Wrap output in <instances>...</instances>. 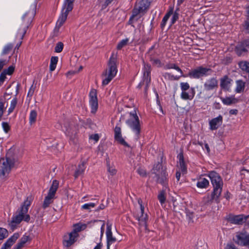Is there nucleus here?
Returning a JSON list of instances; mask_svg holds the SVG:
<instances>
[{"instance_id": "338daca9", "label": "nucleus", "mask_w": 249, "mask_h": 249, "mask_svg": "<svg viewBox=\"0 0 249 249\" xmlns=\"http://www.w3.org/2000/svg\"><path fill=\"white\" fill-rule=\"evenodd\" d=\"M35 90V87H34L33 86V85H32L29 90V91L27 94V96L28 97H29V96L32 97L33 96V95L34 94Z\"/></svg>"}, {"instance_id": "9d476101", "label": "nucleus", "mask_w": 249, "mask_h": 249, "mask_svg": "<svg viewBox=\"0 0 249 249\" xmlns=\"http://www.w3.org/2000/svg\"><path fill=\"white\" fill-rule=\"evenodd\" d=\"M138 202L140 206V213L138 214L137 219L139 221V224L140 226H144L145 230L147 229V221L148 220V215L146 213L144 214V207L142 205V201L141 199H139Z\"/></svg>"}, {"instance_id": "5701e85b", "label": "nucleus", "mask_w": 249, "mask_h": 249, "mask_svg": "<svg viewBox=\"0 0 249 249\" xmlns=\"http://www.w3.org/2000/svg\"><path fill=\"white\" fill-rule=\"evenodd\" d=\"M71 11L72 10L68 11L67 9L63 10V7H62L61 14L57 21L56 24L61 27L66 20L69 12Z\"/></svg>"}, {"instance_id": "aec40b11", "label": "nucleus", "mask_w": 249, "mask_h": 249, "mask_svg": "<svg viewBox=\"0 0 249 249\" xmlns=\"http://www.w3.org/2000/svg\"><path fill=\"white\" fill-rule=\"evenodd\" d=\"M218 86V80L214 77L209 79L204 85V89L207 91L212 90L217 88Z\"/></svg>"}, {"instance_id": "a18cd8bd", "label": "nucleus", "mask_w": 249, "mask_h": 249, "mask_svg": "<svg viewBox=\"0 0 249 249\" xmlns=\"http://www.w3.org/2000/svg\"><path fill=\"white\" fill-rule=\"evenodd\" d=\"M13 48V45L12 44L10 43L7 44L3 48V50L2 52V54L5 55L8 53L12 50Z\"/></svg>"}, {"instance_id": "9b49d317", "label": "nucleus", "mask_w": 249, "mask_h": 249, "mask_svg": "<svg viewBox=\"0 0 249 249\" xmlns=\"http://www.w3.org/2000/svg\"><path fill=\"white\" fill-rule=\"evenodd\" d=\"M150 4V1L149 0H142L135 5L132 10L134 12V15H138L139 14L147 11Z\"/></svg>"}, {"instance_id": "20e7f679", "label": "nucleus", "mask_w": 249, "mask_h": 249, "mask_svg": "<svg viewBox=\"0 0 249 249\" xmlns=\"http://www.w3.org/2000/svg\"><path fill=\"white\" fill-rule=\"evenodd\" d=\"M32 197L28 196L18 210L16 215H14L10 223V226L14 228L19 224L23 220V214L27 213L29 207L31 204Z\"/></svg>"}, {"instance_id": "a211bd4d", "label": "nucleus", "mask_w": 249, "mask_h": 249, "mask_svg": "<svg viewBox=\"0 0 249 249\" xmlns=\"http://www.w3.org/2000/svg\"><path fill=\"white\" fill-rule=\"evenodd\" d=\"M220 81V86L221 89L226 91H230L231 82L232 81V79L226 75L221 78Z\"/></svg>"}, {"instance_id": "423d86ee", "label": "nucleus", "mask_w": 249, "mask_h": 249, "mask_svg": "<svg viewBox=\"0 0 249 249\" xmlns=\"http://www.w3.org/2000/svg\"><path fill=\"white\" fill-rule=\"evenodd\" d=\"M126 123L135 133L137 139H139L141 128L140 120L135 110L130 113V118L126 121Z\"/></svg>"}, {"instance_id": "09e8293b", "label": "nucleus", "mask_w": 249, "mask_h": 249, "mask_svg": "<svg viewBox=\"0 0 249 249\" xmlns=\"http://www.w3.org/2000/svg\"><path fill=\"white\" fill-rule=\"evenodd\" d=\"M64 44L62 42H58L55 47L54 50L56 53H60L62 51Z\"/></svg>"}, {"instance_id": "f704fd0d", "label": "nucleus", "mask_w": 249, "mask_h": 249, "mask_svg": "<svg viewBox=\"0 0 249 249\" xmlns=\"http://www.w3.org/2000/svg\"><path fill=\"white\" fill-rule=\"evenodd\" d=\"M74 0H64L63 5V10L65 9H68V11L72 10Z\"/></svg>"}, {"instance_id": "864d4df0", "label": "nucleus", "mask_w": 249, "mask_h": 249, "mask_svg": "<svg viewBox=\"0 0 249 249\" xmlns=\"http://www.w3.org/2000/svg\"><path fill=\"white\" fill-rule=\"evenodd\" d=\"M96 205V203H86L82 206V209H86V210H89V209H90V208L91 207L94 208Z\"/></svg>"}, {"instance_id": "bf43d9fd", "label": "nucleus", "mask_w": 249, "mask_h": 249, "mask_svg": "<svg viewBox=\"0 0 249 249\" xmlns=\"http://www.w3.org/2000/svg\"><path fill=\"white\" fill-rule=\"evenodd\" d=\"M168 19H169L168 15H165L164 16V17L163 18L162 20L161 21V24H160L161 28L163 29V28L165 26L167 21L168 20Z\"/></svg>"}, {"instance_id": "c03bdc74", "label": "nucleus", "mask_w": 249, "mask_h": 249, "mask_svg": "<svg viewBox=\"0 0 249 249\" xmlns=\"http://www.w3.org/2000/svg\"><path fill=\"white\" fill-rule=\"evenodd\" d=\"M17 99L16 97H15L12 100V101L11 102L10 107L9 108L8 111V114H10L11 113H12L13 111V110H14V109L17 105Z\"/></svg>"}, {"instance_id": "412c9836", "label": "nucleus", "mask_w": 249, "mask_h": 249, "mask_svg": "<svg viewBox=\"0 0 249 249\" xmlns=\"http://www.w3.org/2000/svg\"><path fill=\"white\" fill-rule=\"evenodd\" d=\"M19 237L18 233H15L6 241L0 249H10L11 246L16 242Z\"/></svg>"}, {"instance_id": "0e129e2a", "label": "nucleus", "mask_w": 249, "mask_h": 249, "mask_svg": "<svg viewBox=\"0 0 249 249\" xmlns=\"http://www.w3.org/2000/svg\"><path fill=\"white\" fill-rule=\"evenodd\" d=\"M137 173L142 177H145L146 175V173L145 170L139 168L137 169Z\"/></svg>"}, {"instance_id": "58836bf2", "label": "nucleus", "mask_w": 249, "mask_h": 249, "mask_svg": "<svg viewBox=\"0 0 249 249\" xmlns=\"http://www.w3.org/2000/svg\"><path fill=\"white\" fill-rule=\"evenodd\" d=\"M158 198L160 201L161 205L164 204L166 201V192L164 190L160 191L158 196Z\"/></svg>"}, {"instance_id": "3c124183", "label": "nucleus", "mask_w": 249, "mask_h": 249, "mask_svg": "<svg viewBox=\"0 0 249 249\" xmlns=\"http://www.w3.org/2000/svg\"><path fill=\"white\" fill-rule=\"evenodd\" d=\"M107 171L110 174L111 176H113L116 174L117 170L115 168L110 167V164L108 161H107Z\"/></svg>"}, {"instance_id": "f03ea898", "label": "nucleus", "mask_w": 249, "mask_h": 249, "mask_svg": "<svg viewBox=\"0 0 249 249\" xmlns=\"http://www.w3.org/2000/svg\"><path fill=\"white\" fill-rule=\"evenodd\" d=\"M206 176L211 180L213 186V191L211 195V198L208 201L212 203L213 201L217 203L220 202L219 197L221 196L223 186V180L220 175L214 171L210 172Z\"/></svg>"}, {"instance_id": "39448f33", "label": "nucleus", "mask_w": 249, "mask_h": 249, "mask_svg": "<svg viewBox=\"0 0 249 249\" xmlns=\"http://www.w3.org/2000/svg\"><path fill=\"white\" fill-rule=\"evenodd\" d=\"M212 70L211 69L199 66L196 69L190 70L187 74L181 75L183 77H189L191 78L199 79L211 74Z\"/></svg>"}, {"instance_id": "4d7b16f0", "label": "nucleus", "mask_w": 249, "mask_h": 249, "mask_svg": "<svg viewBox=\"0 0 249 249\" xmlns=\"http://www.w3.org/2000/svg\"><path fill=\"white\" fill-rule=\"evenodd\" d=\"M150 81H151L150 77H144V82H145V83L144 85H145V93H146L147 90L148 89L149 85V83H150Z\"/></svg>"}, {"instance_id": "6e6552de", "label": "nucleus", "mask_w": 249, "mask_h": 249, "mask_svg": "<svg viewBox=\"0 0 249 249\" xmlns=\"http://www.w3.org/2000/svg\"><path fill=\"white\" fill-rule=\"evenodd\" d=\"M233 240L239 246H249V233L246 231L237 232Z\"/></svg>"}, {"instance_id": "c756f323", "label": "nucleus", "mask_w": 249, "mask_h": 249, "mask_svg": "<svg viewBox=\"0 0 249 249\" xmlns=\"http://www.w3.org/2000/svg\"><path fill=\"white\" fill-rule=\"evenodd\" d=\"M235 51L238 56L242 55L244 53L248 52V50L245 48L241 42H240L235 47Z\"/></svg>"}, {"instance_id": "393cba45", "label": "nucleus", "mask_w": 249, "mask_h": 249, "mask_svg": "<svg viewBox=\"0 0 249 249\" xmlns=\"http://www.w3.org/2000/svg\"><path fill=\"white\" fill-rule=\"evenodd\" d=\"M178 158L179 160V164L180 169L182 173V174H185L187 172V167L185 163L183 153L182 152H180L178 156Z\"/></svg>"}, {"instance_id": "4c0bfd02", "label": "nucleus", "mask_w": 249, "mask_h": 249, "mask_svg": "<svg viewBox=\"0 0 249 249\" xmlns=\"http://www.w3.org/2000/svg\"><path fill=\"white\" fill-rule=\"evenodd\" d=\"M58 58L57 56H52L51 58V63L50 65V71H53L55 68L58 62Z\"/></svg>"}, {"instance_id": "a19ab883", "label": "nucleus", "mask_w": 249, "mask_h": 249, "mask_svg": "<svg viewBox=\"0 0 249 249\" xmlns=\"http://www.w3.org/2000/svg\"><path fill=\"white\" fill-rule=\"evenodd\" d=\"M20 87V84L19 83H18L16 86V89L13 88V90H14V92H13L12 91H10V90L8 91L7 92H5L4 93V96L6 95H11L13 94H15V96H16L18 93V90L19 89V88Z\"/></svg>"}, {"instance_id": "0eeeda50", "label": "nucleus", "mask_w": 249, "mask_h": 249, "mask_svg": "<svg viewBox=\"0 0 249 249\" xmlns=\"http://www.w3.org/2000/svg\"><path fill=\"white\" fill-rule=\"evenodd\" d=\"M66 134L69 137L70 141L73 144H76L78 142L77 133L78 125L73 122L65 124Z\"/></svg>"}, {"instance_id": "f3484780", "label": "nucleus", "mask_w": 249, "mask_h": 249, "mask_svg": "<svg viewBox=\"0 0 249 249\" xmlns=\"http://www.w3.org/2000/svg\"><path fill=\"white\" fill-rule=\"evenodd\" d=\"M78 237L71 232L68 235H65L64 236L63 245L65 247L67 248L70 247L73 245L76 241Z\"/></svg>"}, {"instance_id": "2eb2a0df", "label": "nucleus", "mask_w": 249, "mask_h": 249, "mask_svg": "<svg viewBox=\"0 0 249 249\" xmlns=\"http://www.w3.org/2000/svg\"><path fill=\"white\" fill-rule=\"evenodd\" d=\"M156 178V182L166 187L168 184V174L166 172V169L162 170L160 174L155 176Z\"/></svg>"}, {"instance_id": "49530a36", "label": "nucleus", "mask_w": 249, "mask_h": 249, "mask_svg": "<svg viewBox=\"0 0 249 249\" xmlns=\"http://www.w3.org/2000/svg\"><path fill=\"white\" fill-rule=\"evenodd\" d=\"M128 42V39L126 38L122 40L117 45V49L118 50L122 49L124 46L127 45Z\"/></svg>"}, {"instance_id": "ea45409f", "label": "nucleus", "mask_w": 249, "mask_h": 249, "mask_svg": "<svg viewBox=\"0 0 249 249\" xmlns=\"http://www.w3.org/2000/svg\"><path fill=\"white\" fill-rule=\"evenodd\" d=\"M151 65L149 64H144V75L145 77H150Z\"/></svg>"}, {"instance_id": "6e6d98bb", "label": "nucleus", "mask_w": 249, "mask_h": 249, "mask_svg": "<svg viewBox=\"0 0 249 249\" xmlns=\"http://www.w3.org/2000/svg\"><path fill=\"white\" fill-rule=\"evenodd\" d=\"M14 70L15 67L13 66H11L9 67L7 69H5L3 72L6 73V74L11 75L14 72Z\"/></svg>"}, {"instance_id": "680f3d73", "label": "nucleus", "mask_w": 249, "mask_h": 249, "mask_svg": "<svg viewBox=\"0 0 249 249\" xmlns=\"http://www.w3.org/2000/svg\"><path fill=\"white\" fill-rule=\"evenodd\" d=\"M150 60L153 62V64L158 65L159 67H160L161 61L159 59H154L152 57H150Z\"/></svg>"}, {"instance_id": "603ef678", "label": "nucleus", "mask_w": 249, "mask_h": 249, "mask_svg": "<svg viewBox=\"0 0 249 249\" xmlns=\"http://www.w3.org/2000/svg\"><path fill=\"white\" fill-rule=\"evenodd\" d=\"M178 9H177L173 14V17L171 19V24H174L176 21L178 19L179 14L177 12Z\"/></svg>"}, {"instance_id": "f8f14e48", "label": "nucleus", "mask_w": 249, "mask_h": 249, "mask_svg": "<svg viewBox=\"0 0 249 249\" xmlns=\"http://www.w3.org/2000/svg\"><path fill=\"white\" fill-rule=\"evenodd\" d=\"M35 14L33 12H30V11L26 13L22 17L23 24L24 26L23 29V33L21 36V39H23L24 35L26 33L27 30L28 29L29 26L31 24Z\"/></svg>"}, {"instance_id": "5fc2aeb1", "label": "nucleus", "mask_w": 249, "mask_h": 249, "mask_svg": "<svg viewBox=\"0 0 249 249\" xmlns=\"http://www.w3.org/2000/svg\"><path fill=\"white\" fill-rule=\"evenodd\" d=\"M60 27H61V26H59V25L56 24V26L54 28L53 33V35H52L53 38H54V37H57L58 36L59 34V29H60Z\"/></svg>"}, {"instance_id": "bb28decb", "label": "nucleus", "mask_w": 249, "mask_h": 249, "mask_svg": "<svg viewBox=\"0 0 249 249\" xmlns=\"http://www.w3.org/2000/svg\"><path fill=\"white\" fill-rule=\"evenodd\" d=\"M74 229H73V231H71L72 233L75 234L76 236L78 237L79 235L78 234V232L85 230L86 227L87 225L85 224H81L80 223H77L73 225Z\"/></svg>"}, {"instance_id": "e2e57ef3", "label": "nucleus", "mask_w": 249, "mask_h": 249, "mask_svg": "<svg viewBox=\"0 0 249 249\" xmlns=\"http://www.w3.org/2000/svg\"><path fill=\"white\" fill-rule=\"evenodd\" d=\"M2 126L4 131L6 133H7L10 129V127L7 123L3 122L2 123Z\"/></svg>"}, {"instance_id": "2f4dec72", "label": "nucleus", "mask_w": 249, "mask_h": 249, "mask_svg": "<svg viewBox=\"0 0 249 249\" xmlns=\"http://www.w3.org/2000/svg\"><path fill=\"white\" fill-rule=\"evenodd\" d=\"M209 185V180L203 178H200L196 184V186L197 187L200 188H206Z\"/></svg>"}, {"instance_id": "8fccbe9b", "label": "nucleus", "mask_w": 249, "mask_h": 249, "mask_svg": "<svg viewBox=\"0 0 249 249\" xmlns=\"http://www.w3.org/2000/svg\"><path fill=\"white\" fill-rule=\"evenodd\" d=\"M35 211L36 212L34 214L36 217L38 218L42 217L44 215V212L41 211V208L40 207L36 208Z\"/></svg>"}, {"instance_id": "72a5a7b5", "label": "nucleus", "mask_w": 249, "mask_h": 249, "mask_svg": "<svg viewBox=\"0 0 249 249\" xmlns=\"http://www.w3.org/2000/svg\"><path fill=\"white\" fill-rule=\"evenodd\" d=\"M6 102V99L4 97H0V120H1L2 116L5 111L6 107H4Z\"/></svg>"}, {"instance_id": "13d9d810", "label": "nucleus", "mask_w": 249, "mask_h": 249, "mask_svg": "<svg viewBox=\"0 0 249 249\" xmlns=\"http://www.w3.org/2000/svg\"><path fill=\"white\" fill-rule=\"evenodd\" d=\"M244 27L246 32L249 34V16H247V19L244 22Z\"/></svg>"}, {"instance_id": "7ed1b4c3", "label": "nucleus", "mask_w": 249, "mask_h": 249, "mask_svg": "<svg viewBox=\"0 0 249 249\" xmlns=\"http://www.w3.org/2000/svg\"><path fill=\"white\" fill-rule=\"evenodd\" d=\"M117 55H115L113 53L107 63L108 68L106 69L105 73H103V75L107 76L102 81L103 86L107 85L116 75L117 72Z\"/></svg>"}, {"instance_id": "de8ad7c7", "label": "nucleus", "mask_w": 249, "mask_h": 249, "mask_svg": "<svg viewBox=\"0 0 249 249\" xmlns=\"http://www.w3.org/2000/svg\"><path fill=\"white\" fill-rule=\"evenodd\" d=\"M164 76L165 77H167L170 80H178L180 77H181V75L180 76H174L173 75H172L171 73H168V72H166L165 74H164Z\"/></svg>"}, {"instance_id": "ddd939ff", "label": "nucleus", "mask_w": 249, "mask_h": 249, "mask_svg": "<svg viewBox=\"0 0 249 249\" xmlns=\"http://www.w3.org/2000/svg\"><path fill=\"white\" fill-rule=\"evenodd\" d=\"M249 217V214L245 215L244 214L239 215H229L227 217V220L231 223L241 225L246 222Z\"/></svg>"}, {"instance_id": "473e14b6", "label": "nucleus", "mask_w": 249, "mask_h": 249, "mask_svg": "<svg viewBox=\"0 0 249 249\" xmlns=\"http://www.w3.org/2000/svg\"><path fill=\"white\" fill-rule=\"evenodd\" d=\"M238 66L243 71L248 73L249 79V62L247 61H241L238 62Z\"/></svg>"}, {"instance_id": "69168bd1", "label": "nucleus", "mask_w": 249, "mask_h": 249, "mask_svg": "<svg viewBox=\"0 0 249 249\" xmlns=\"http://www.w3.org/2000/svg\"><path fill=\"white\" fill-rule=\"evenodd\" d=\"M6 73L2 72L0 74V87L6 79Z\"/></svg>"}, {"instance_id": "37998d69", "label": "nucleus", "mask_w": 249, "mask_h": 249, "mask_svg": "<svg viewBox=\"0 0 249 249\" xmlns=\"http://www.w3.org/2000/svg\"><path fill=\"white\" fill-rule=\"evenodd\" d=\"M8 236V231L4 228H0V240H2Z\"/></svg>"}, {"instance_id": "a878e982", "label": "nucleus", "mask_w": 249, "mask_h": 249, "mask_svg": "<svg viewBox=\"0 0 249 249\" xmlns=\"http://www.w3.org/2000/svg\"><path fill=\"white\" fill-rule=\"evenodd\" d=\"M87 162V160H84L81 164L78 165V167L75 171L74 176L75 178H77L79 176L84 173L86 169L85 164Z\"/></svg>"}, {"instance_id": "f257e3e1", "label": "nucleus", "mask_w": 249, "mask_h": 249, "mask_svg": "<svg viewBox=\"0 0 249 249\" xmlns=\"http://www.w3.org/2000/svg\"><path fill=\"white\" fill-rule=\"evenodd\" d=\"M17 161L15 148L12 147L8 149L5 158H0V177L6 178L14 167Z\"/></svg>"}, {"instance_id": "052dcab7", "label": "nucleus", "mask_w": 249, "mask_h": 249, "mask_svg": "<svg viewBox=\"0 0 249 249\" xmlns=\"http://www.w3.org/2000/svg\"><path fill=\"white\" fill-rule=\"evenodd\" d=\"M186 213L187 217L189 221H192L194 217V213L193 212H190L188 210H186Z\"/></svg>"}, {"instance_id": "c85d7f7f", "label": "nucleus", "mask_w": 249, "mask_h": 249, "mask_svg": "<svg viewBox=\"0 0 249 249\" xmlns=\"http://www.w3.org/2000/svg\"><path fill=\"white\" fill-rule=\"evenodd\" d=\"M162 164V161L158 162L157 163L154 165L152 169L151 170L152 174L155 175V176L160 174L162 170H164Z\"/></svg>"}, {"instance_id": "4468645a", "label": "nucleus", "mask_w": 249, "mask_h": 249, "mask_svg": "<svg viewBox=\"0 0 249 249\" xmlns=\"http://www.w3.org/2000/svg\"><path fill=\"white\" fill-rule=\"evenodd\" d=\"M89 104L91 107V112L97 111L98 107V100L97 97V90L92 89L89 93Z\"/></svg>"}, {"instance_id": "cd10ccee", "label": "nucleus", "mask_w": 249, "mask_h": 249, "mask_svg": "<svg viewBox=\"0 0 249 249\" xmlns=\"http://www.w3.org/2000/svg\"><path fill=\"white\" fill-rule=\"evenodd\" d=\"M59 182L57 180H53L52 184L49 189L48 195L54 196L58 188Z\"/></svg>"}, {"instance_id": "b1692460", "label": "nucleus", "mask_w": 249, "mask_h": 249, "mask_svg": "<svg viewBox=\"0 0 249 249\" xmlns=\"http://www.w3.org/2000/svg\"><path fill=\"white\" fill-rule=\"evenodd\" d=\"M222 101V103L227 106H230L233 104H235L239 102V100L234 97V96H231L230 97H227L223 98L222 97H220Z\"/></svg>"}, {"instance_id": "774afa93", "label": "nucleus", "mask_w": 249, "mask_h": 249, "mask_svg": "<svg viewBox=\"0 0 249 249\" xmlns=\"http://www.w3.org/2000/svg\"><path fill=\"white\" fill-rule=\"evenodd\" d=\"M247 50L249 49V38L241 42Z\"/></svg>"}, {"instance_id": "c9c22d12", "label": "nucleus", "mask_w": 249, "mask_h": 249, "mask_svg": "<svg viewBox=\"0 0 249 249\" xmlns=\"http://www.w3.org/2000/svg\"><path fill=\"white\" fill-rule=\"evenodd\" d=\"M164 68L165 69H174L177 70V71H178V72H179L181 74V75H183V73L182 71L180 69V68L174 63H169L166 64L164 67Z\"/></svg>"}, {"instance_id": "7c9ffc66", "label": "nucleus", "mask_w": 249, "mask_h": 249, "mask_svg": "<svg viewBox=\"0 0 249 249\" xmlns=\"http://www.w3.org/2000/svg\"><path fill=\"white\" fill-rule=\"evenodd\" d=\"M236 87L235 92L236 93H241L243 92L245 88L246 83L242 80H238L236 81Z\"/></svg>"}, {"instance_id": "e433bc0d", "label": "nucleus", "mask_w": 249, "mask_h": 249, "mask_svg": "<svg viewBox=\"0 0 249 249\" xmlns=\"http://www.w3.org/2000/svg\"><path fill=\"white\" fill-rule=\"evenodd\" d=\"M53 196H50L49 195H48L47 196L45 197L42 205V207L43 209H45L49 207V205L52 203V199L53 198Z\"/></svg>"}, {"instance_id": "79ce46f5", "label": "nucleus", "mask_w": 249, "mask_h": 249, "mask_svg": "<svg viewBox=\"0 0 249 249\" xmlns=\"http://www.w3.org/2000/svg\"><path fill=\"white\" fill-rule=\"evenodd\" d=\"M37 116L36 111L35 110H32L30 112L29 121L30 123L32 124L36 121V118Z\"/></svg>"}, {"instance_id": "dca6fc26", "label": "nucleus", "mask_w": 249, "mask_h": 249, "mask_svg": "<svg viewBox=\"0 0 249 249\" xmlns=\"http://www.w3.org/2000/svg\"><path fill=\"white\" fill-rule=\"evenodd\" d=\"M114 139L119 144L126 147H130L122 137L120 127L116 126L114 128Z\"/></svg>"}, {"instance_id": "1a4fd4ad", "label": "nucleus", "mask_w": 249, "mask_h": 249, "mask_svg": "<svg viewBox=\"0 0 249 249\" xmlns=\"http://www.w3.org/2000/svg\"><path fill=\"white\" fill-rule=\"evenodd\" d=\"M180 88L182 90L181 93V98L185 100H191L193 99L195 96L196 92L194 88H191L190 89V93L187 92L186 90L190 89L189 84L187 82H181L180 83Z\"/></svg>"}, {"instance_id": "4be33fe9", "label": "nucleus", "mask_w": 249, "mask_h": 249, "mask_svg": "<svg viewBox=\"0 0 249 249\" xmlns=\"http://www.w3.org/2000/svg\"><path fill=\"white\" fill-rule=\"evenodd\" d=\"M223 122V117L219 115L217 117L213 119L209 122L210 129L216 130L220 126Z\"/></svg>"}, {"instance_id": "6ab92c4d", "label": "nucleus", "mask_w": 249, "mask_h": 249, "mask_svg": "<svg viewBox=\"0 0 249 249\" xmlns=\"http://www.w3.org/2000/svg\"><path fill=\"white\" fill-rule=\"evenodd\" d=\"M107 249H110V245L115 243L116 239L112 236L111 225L107 224Z\"/></svg>"}]
</instances>
